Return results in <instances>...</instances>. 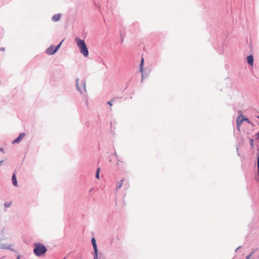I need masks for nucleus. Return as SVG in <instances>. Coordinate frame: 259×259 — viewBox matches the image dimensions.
<instances>
[{"label": "nucleus", "instance_id": "obj_1", "mask_svg": "<svg viewBox=\"0 0 259 259\" xmlns=\"http://www.w3.org/2000/svg\"><path fill=\"white\" fill-rule=\"evenodd\" d=\"M75 41L77 43L78 47L80 49L81 53L84 57H88L89 56V51L84 41L83 40L80 39L78 38H75Z\"/></svg>", "mask_w": 259, "mask_h": 259}, {"label": "nucleus", "instance_id": "obj_2", "mask_svg": "<svg viewBox=\"0 0 259 259\" xmlns=\"http://www.w3.org/2000/svg\"><path fill=\"white\" fill-rule=\"evenodd\" d=\"M33 251L36 256H40L41 254L46 253L47 248L45 246L40 244H35Z\"/></svg>", "mask_w": 259, "mask_h": 259}, {"label": "nucleus", "instance_id": "obj_3", "mask_svg": "<svg viewBox=\"0 0 259 259\" xmlns=\"http://www.w3.org/2000/svg\"><path fill=\"white\" fill-rule=\"evenodd\" d=\"M62 42V41H61L58 45L56 47L53 46H50L47 50V53L49 55H53L55 54L60 47Z\"/></svg>", "mask_w": 259, "mask_h": 259}, {"label": "nucleus", "instance_id": "obj_4", "mask_svg": "<svg viewBox=\"0 0 259 259\" xmlns=\"http://www.w3.org/2000/svg\"><path fill=\"white\" fill-rule=\"evenodd\" d=\"M76 84L77 89L80 92H82L83 90L86 91L85 84L83 80H81L79 81V79H77L76 81Z\"/></svg>", "mask_w": 259, "mask_h": 259}, {"label": "nucleus", "instance_id": "obj_5", "mask_svg": "<svg viewBox=\"0 0 259 259\" xmlns=\"http://www.w3.org/2000/svg\"><path fill=\"white\" fill-rule=\"evenodd\" d=\"M243 121H244L243 116L241 114L236 119L237 126L238 131H240V126Z\"/></svg>", "mask_w": 259, "mask_h": 259}, {"label": "nucleus", "instance_id": "obj_6", "mask_svg": "<svg viewBox=\"0 0 259 259\" xmlns=\"http://www.w3.org/2000/svg\"><path fill=\"white\" fill-rule=\"evenodd\" d=\"M25 134L24 133H22L21 134H20L19 137L16 138L15 140H14L12 143L13 144H15V143H19L23 139H24V138L25 137Z\"/></svg>", "mask_w": 259, "mask_h": 259}, {"label": "nucleus", "instance_id": "obj_7", "mask_svg": "<svg viewBox=\"0 0 259 259\" xmlns=\"http://www.w3.org/2000/svg\"><path fill=\"white\" fill-rule=\"evenodd\" d=\"M92 243L94 249V251L96 253V257H97V252H98V249H97V246L96 244V240L94 238H92Z\"/></svg>", "mask_w": 259, "mask_h": 259}, {"label": "nucleus", "instance_id": "obj_8", "mask_svg": "<svg viewBox=\"0 0 259 259\" xmlns=\"http://www.w3.org/2000/svg\"><path fill=\"white\" fill-rule=\"evenodd\" d=\"M247 61L248 64L250 65L251 66H253V58L251 55L248 56L247 57Z\"/></svg>", "mask_w": 259, "mask_h": 259}, {"label": "nucleus", "instance_id": "obj_9", "mask_svg": "<svg viewBox=\"0 0 259 259\" xmlns=\"http://www.w3.org/2000/svg\"><path fill=\"white\" fill-rule=\"evenodd\" d=\"M60 18H61V15H60V14H57L54 15L52 17V20L54 22H57L59 20H60Z\"/></svg>", "mask_w": 259, "mask_h": 259}, {"label": "nucleus", "instance_id": "obj_10", "mask_svg": "<svg viewBox=\"0 0 259 259\" xmlns=\"http://www.w3.org/2000/svg\"><path fill=\"white\" fill-rule=\"evenodd\" d=\"M12 180V182H13V184L14 185V186H17L18 183H17V181L16 179V176L15 173H14L13 175Z\"/></svg>", "mask_w": 259, "mask_h": 259}, {"label": "nucleus", "instance_id": "obj_11", "mask_svg": "<svg viewBox=\"0 0 259 259\" xmlns=\"http://www.w3.org/2000/svg\"><path fill=\"white\" fill-rule=\"evenodd\" d=\"M123 181V180H122L121 181H120L119 184L117 186V189H120L122 185V182Z\"/></svg>", "mask_w": 259, "mask_h": 259}, {"label": "nucleus", "instance_id": "obj_12", "mask_svg": "<svg viewBox=\"0 0 259 259\" xmlns=\"http://www.w3.org/2000/svg\"><path fill=\"white\" fill-rule=\"evenodd\" d=\"M99 171H100V168H98L97 169V171L96 175V177L98 179H99Z\"/></svg>", "mask_w": 259, "mask_h": 259}, {"label": "nucleus", "instance_id": "obj_13", "mask_svg": "<svg viewBox=\"0 0 259 259\" xmlns=\"http://www.w3.org/2000/svg\"><path fill=\"white\" fill-rule=\"evenodd\" d=\"M249 141H250V145H251L252 147H253V145H254V141H253V140H252V139H250V140H249Z\"/></svg>", "mask_w": 259, "mask_h": 259}, {"label": "nucleus", "instance_id": "obj_14", "mask_svg": "<svg viewBox=\"0 0 259 259\" xmlns=\"http://www.w3.org/2000/svg\"><path fill=\"white\" fill-rule=\"evenodd\" d=\"M11 204V202L5 203V206L6 207H9L10 206Z\"/></svg>", "mask_w": 259, "mask_h": 259}, {"label": "nucleus", "instance_id": "obj_15", "mask_svg": "<svg viewBox=\"0 0 259 259\" xmlns=\"http://www.w3.org/2000/svg\"><path fill=\"white\" fill-rule=\"evenodd\" d=\"M244 121H247L248 123H250V121L248 120V119L247 118H245L243 117Z\"/></svg>", "mask_w": 259, "mask_h": 259}, {"label": "nucleus", "instance_id": "obj_16", "mask_svg": "<svg viewBox=\"0 0 259 259\" xmlns=\"http://www.w3.org/2000/svg\"><path fill=\"white\" fill-rule=\"evenodd\" d=\"M112 101H113V100H111V101H109V102H108V104L110 106H111L112 105Z\"/></svg>", "mask_w": 259, "mask_h": 259}, {"label": "nucleus", "instance_id": "obj_17", "mask_svg": "<svg viewBox=\"0 0 259 259\" xmlns=\"http://www.w3.org/2000/svg\"><path fill=\"white\" fill-rule=\"evenodd\" d=\"M252 255V253L250 254L249 255H248L246 257V259H249Z\"/></svg>", "mask_w": 259, "mask_h": 259}, {"label": "nucleus", "instance_id": "obj_18", "mask_svg": "<svg viewBox=\"0 0 259 259\" xmlns=\"http://www.w3.org/2000/svg\"><path fill=\"white\" fill-rule=\"evenodd\" d=\"M0 51H5V48H1L0 49Z\"/></svg>", "mask_w": 259, "mask_h": 259}, {"label": "nucleus", "instance_id": "obj_19", "mask_svg": "<svg viewBox=\"0 0 259 259\" xmlns=\"http://www.w3.org/2000/svg\"><path fill=\"white\" fill-rule=\"evenodd\" d=\"M143 59H142V62H141V66L143 65Z\"/></svg>", "mask_w": 259, "mask_h": 259}, {"label": "nucleus", "instance_id": "obj_20", "mask_svg": "<svg viewBox=\"0 0 259 259\" xmlns=\"http://www.w3.org/2000/svg\"><path fill=\"white\" fill-rule=\"evenodd\" d=\"M17 259H20V255H18Z\"/></svg>", "mask_w": 259, "mask_h": 259}, {"label": "nucleus", "instance_id": "obj_21", "mask_svg": "<svg viewBox=\"0 0 259 259\" xmlns=\"http://www.w3.org/2000/svg\"><path fill=\"white\" fill-rule=\"evenodd\" d=\"M3 149L2 148H0V151H3Z\"/></svg>", "mask_w": 259, "mask_h": 259}, {"label": "nucleus", "instance_id": "obj_22", "mask_svg": "<svg viewBox=\"0 0 259 259\" xmlns=\"http://www.w3.org/2000/svg\"><path fill=\"white\" fill-rule=\"evenodd\" d=\"M257 136L259 137V132L257 133Z\"/></svg>", "mask_w": 259, "mask_h": 259}, {"label": "nucleus", "instance_id": "obj_23", "mask_svg": "<svg viewBox=\"0 0 259 259\" xmlns=\"http://www.w3.org/2000/svg\"><path fill=\"white\" fill-rule=\"evenodd\" d=\"M3 162V161H0V164L2 163Z\"/></svg>", "mask_w": 259, "mask_h": 259}, {"label": "nucleus", "instance_id": "obj_24", "mask_svg": "<svg viewBox=\"0 0 259 259\" xmlns=\"http://www.w3.org/2000/svg\"><path fill=\"white\" fill-rule=\"evenodd\" d=\"M257 117L258 118H259V116H257Z\"/></svg>", "mask_w": 259, "mask_h": 259}]
</instances>
